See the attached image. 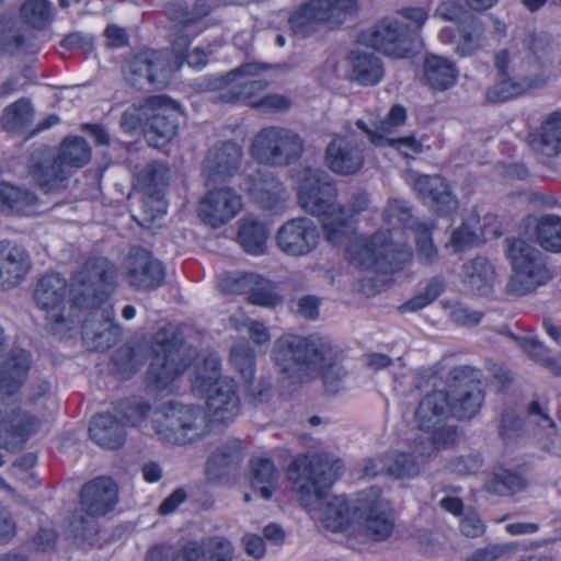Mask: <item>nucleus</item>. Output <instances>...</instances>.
Returning <instances> with one entry per match:
<instances>
[{"label": "nucleus", "mask_w": 561, "mask_h": 561, "mask_svg": "<svg viewBox=\"0 0 561 561\" xmlns=\"http://www.w3.org/2000/svg\"><path fill=\"white\" fill-rule=\"evenodd\" d=\"M252 156L261 163L287 167L296 162L304 152L301 137L287 128L271 126L260 130L253 139Z\"/></svg>", "instance_id": "nucleus-11"}, {"label": "nucleus", "mask_w": 561, "mask_h": 561, "mask_svg": "<svg viewBox=\"0 0 561 561\" xmlns=\"http://www.w3.org/2000/svg\"><path fill=\"white\" fill-rule=\"evenodd\" d=\"M537 240L545 250L561 252V217L542 216L537 225Z\"/></svg>", "instance_id": "nucleus-47"}, {"label": "nucleus", "mask_w": 561, "mask_h": 561, "mask_svg": "<svg viewBox=\"0 0 561 561\" xmlns=\"http://www.w3.org/2000/svg\"><path fill=\"white\" fill-rule=\"evenodd\" d=\"M233 546L225 538H214L205 549V561H232Z\"/></svg>", "instance_id": "nucleus-61"}, {"label": "nucleus", "mask_w": 561, "mask_h": 561, "mask_svg": "<svg viewBox=\"0 0 561 561\" xmlns=\"http://www.w3.org/2000/svg\"><path fill=\"white\" fill-rule=\"evenodd\" d=\"M481 373L471 366H457L449 371V407L458 420H470L481 409L484 391Z\"/></svg>", "instance_id": "nucleus-14"}, {"label": "nucleus", "mask_w": 561, "mask_h": 561, "mask_svg": "<svg viewBox=\"0 0 561 561\" xmlns=\"http://www.w3.org/2000/svg\"><path fill=\"white\" fill-rule=\"evenodd\" d=\"M458 78V69L449 58L427 54L423 64V80L436 91H445L453 87Z\"/></svg>", "instance_id": "nucleus-32"}, {"label": "nucleus", "mask_w": 561, "mask_h": 561, "mask_svg": "<svg viewBox=\"0 0 561 561\" xmlns=\"http://www.w3.org/2000/svg\"><path fill=\"white\" fill-rule=\"evenodd\" d=\"M35 45L26 38L13 19L0 16V53L34 54Z\"/></svg>", "instance_id": "nucleus-40"}, {"label": "nucleus", "mask_w": 561, "mask_h": 561, "mask_svg": "<svg viewBox=\"0 0 561 561\" xmlns=\"http://www.w3.org/2000/svg\"><path fill=\"white\" fill-rule=\"evenodd\" d=\"M270 68L271 65L265 62H244L216 79L215 88L221 90L220 101L236 103L263 92L268 87V81L260 76Z\"/></svg>", "instance_id": "nucleus-16"}, {"label": "nucleus", "mask_w": 561, "mask_h": 561, "mask_svg": "<svg viewBox=\"0 0 561 561\" xmlns=\"http://www.w3.org/2000/svg\"><path fill=\"white\" fill-rule=\"evenodd\" d=\"M279 182L272 172L264 169H256L254 172L247 174L244 178V190L249 195L255 196V190H261L263 193L270 191V182Z\"/></svg>", "instance_id": "nucleus-60"}, {"label": "nucleus", "mask_w": 561, "mask_h": 561, "mask_svg": "<svg viewBox=\"0 0 561 561\" xmlns=\"http://www.w3.org/2000/svg\"><path fill=\"white\" fill-rule=\"evenodd\" d=\"M448 314L454 323L461 327H474L483 317L482 312L472 310L461 302L451 304L448 307Z\"/></svg>", "instance_id": "nucleus-59"}, {"label": "nucleus", "mask_w": 561, "mask_h": 561, "mask_svg": "<svg viewBox=\"0 0 561 561\" xmlns=\"http://www.w3.org/2000/svg\"><path fill=\"white\" fill-rule=\"evenodd\" d=\"M150 561H205V549L197 542H188L178 550H152Z\"/></svg>", "instance_id": "nucleus-51"}, {"label": "nucleus", "mask_w": 561, "mask_h": 561, "mask_svg": "<svg viewBox=\"0 0 561 561\" xmlns=\"http://www.w3.org/2000/svg\"><path fill=\"white\" fill-rule=\"evenodd\" d=\"M386 220L397 227L402 226L405 229L413 230L417 224H421L411 214L409 205L404 201L391 199L385 210Z\"/></svg>", "instance_id": "nucleus-52"}, {"label": "nucleus", "mask_w": 561, "mask_h": 561, "mask_svg": "<svg viewBox=\"0 0 561 561\" xmlns=\"http://www.w3.org/2000/svg\"><path fill=\"white\" fill-rule=\"evenodd\" d=\"M206 407L209 422L224 425L233 422L241 410L236 381L224 379L216 382L208 393Z\"/></svg>", "instance_id": "nucleus-24"}, {"label": "nucleus", "mask_w": 561, "mask_h": 561, "mask_svg": "<svg viewBox=\"0 0 561 561\" xmlns=\"http://www.w3.org/2000/svg\"><path fill=\"white\" fill-rule=\"evenodd\" d=\"M450 415L449 394L444 390L427 393L420 401L415 417L422 433L415 437L422 445L421 455H434L456 443V427L447 424Z\"/></svg>", "instance_id": "nucleus-8"}, {"label": "nucleus", "mask_w": 561, "mask_h": 561, "mask_svg": "<svg viewBox=\"0 0 561 561\" xmlns=\"http://www.w3.org/2000/svg\"><path fill=\"white\" fill-rule=\"evenodd\" d=\"M414 190L440 216L457 211L459 203L453 194L448 182L439 175H420L414 182Z\"/></svg>", "instance_id": "nucleus-28"}, {"label": "nucleus", "mask_w": 561, "mask_h": 561, "mask_svg": "<svg viewBox=\"0 0 561 561\" xmlns=\"http://www.w3.org/2000/svg\"><path fill=\"white\" fill-rule=\"evenodd\" d=\"M116 278L115 264L104 256L88 259L73 277L72 302L90 310L82 324V339L93 351L108 350L119 339V328L113 322V307L107 304Z\"/></svg>", "instance_id": "nucleus-1"}, {"label": "nucleus", "mask_w": 561, "mask_h": 561, "mask_svg": "<svg viewBox=\"0 0 561 561\" xmlns=\"http://www.w3.org/2000/svg\"><path fill=\"white\" fill-rule=\"evenodd\" d=\"M150 410L149 403L137 398L122 400L115 408L116 417L123 426H137Z\"/></svg>", "instance_id": "nucleus-48"}, {"label": "nucleus", "mask_w": 561, "mask_h": 561, "mask_svg": "<svg viewBox=\"0 0 561 561\" xmlns=\"http://www.w3.org/2000/svg\"><path fill=\"white\" fill-rule=\"evenodd\" d=\"M123 279L137 291H151L164 283L162 263L144 248L131 247L121 264Z\"/></svg>", "instance_id": "nucleus-18"}, {"label": "nucleus", "mask_w": 561, "mask_h": 561, "mask_svg": "<svg viewBox=\"0 0 561 561\" xmlns=\"http://www.w3.org/2000/svg\"><path fill=\"white\" fill-rule=\"evenodd\" d=\"M354 512L358 514L363 535L373 541L386 540L393 531L394 518L390 503L378 488L358 493Z\"/></svg>", "instance_id": "nucleus-15"}, {"label": "nucleus", "mask_w": 561, "mask_h": 561, "mask_svg": "<svg viewBox=\"0 0 561 561\" xmlns=\"http://www.w3.org/2000/svg\"><path fill=\"white\" fill-rule=\"evenodd\" d=\"M260 282V275L254 273L229 272L218 278V287L226 294H249Z\"/></svg>", "instance_id": "nucleus-49"}, {"label": "nucleus", "mask_w": 561, "mask_h": 561, "mask_svg": "<svg viewBox=\"0 0 561 561\" xmlns=\"http://www.w3.org/2000/svg\"><path fill=\"white\" fill-rule=\"evenodd\" d=\"M248 300L253 305L268 308H273L282 301L273 290L272 283L261 276L260 282L249 291Z\"/></svg>", "instance_id": "nucleus-57"}, {"label": "nucleus", "mask_w": 561, "mask_h": 561, "mask_svg": "<svg viewBox=\"0 0 561 561\" xmlns=\"http://www.w3.org/2000/svg\"><path fill=\"white\" fill-rule=\"evenodd\" d=\"M343 469L340 459L329 454L299 455L288 467L287 476L301 505L309 512H320L327 527L343 529L351 519L352 510L344 496L327 502L329 490Z\"/></svg>", "instance_id": "nucleus-2"}, {"label": "nucleus", "mask_w": 561, "mask_h": 561, "mask_svg": "<svg viewBox=\"0 0 561 561\" xmlns=\"http://www.w3.org/2000/svg\"><path fill=\"white\" fill-rule=\"evenodd\" d=\"M528 415L529 421L536 423L545 436L550 437L557 433L554 422L542 411L538 402L534 401L529 404Z\"/></svg>", "instance_id": "nucleus-63"}, {"label": "nucleus", "mask_w": 561, "mask_h": 561, "mask_svg": "<svg viewBox=\"0 0 561 561\" xmlns=\"http://www.w3.org/2000/svg\"><path fill=\"white\" fill-rule=\"evenodd\" d=\"M411 453L392 450L380 457L385 474L396 479L414 478L421 471V466L434 455H421L420 439L413 437L410 444Z\"/></svg>", "instance_id": "nucleus-29"}, {"label": "nucleus", "mask_w": 561, "mask_h": 561, "mask_svg": "<svg viewBox=\"0 0 561 561\" xmlns=\"http://www.w3.org/2000/svg\"><path fill=\"white\" fill-rule=\"evenodd\" d=\"M435 14L445 21L456 23L458 26L474 16L456 1L440 2L436 8Z\"/></svg>", "instance_id": "nucleus-58"}, {"label": "nucleus", "mask_w": 561, "mask_h": 561, "mask_svg": "<svg viewBox=\"0 0 561 561\" xmlns=\"http://www.w3.org/2000/svg\"><path fill=\"white\" fill-rule=\"evenodd\" d=\"M366 150L364 137L354 131L334 135L325 149L327 167L337 175H355L365 164Z\"/></svg>", "instance_id": "nucleus-19"}, {"label": "nucleus", "mask_w": 561, "mask_h": 561, "mask_svg": "<svg viewBox=\"0 0 561 561\" xmlns=\"http://www.w3.org/2000/svg\"><path fill=\"white\" fill-rule=\"evenodd\" d=\"M31 368V355L22 348H14L0 365V394L12 397L25 383Z\"/></svg>", "instance_id": "nucleus-30"}, {"label": "nucleus", "mask_w": 561, "mask_h": 561, "mask_svg": "<svg viewBox=\"0 0 561 561\" xmlns=\"http://www.w3.org/2000/svg\"><path fill=\"white\" fill-rule=\"evenodd\" d=\"M336 198L337 190L327 172L312 168L304 170L298 203L305 211L321 219L327 240L335 245L354 232L351 216L366 210L369 205L367 193L353 194L348 203V216Z\"/></svg>", "instance_id": "nucleus-3"}, {"label": "nucleus", "mask_w": 561, "mask_h": 561, "mask_svg": "<svg viewBox=\"0 0 561 561\" xmlns=\"http://www.w3.org/2000/svg\"><path fill=\"white\" fill-rule=\"evenodd\" d=\"M165 62L158 51H141L131 57L124 67L126 82L138 89H161L168 82Z\"/></svg>", "instance_id": "nucleus-23"}, {"label": "nucleus", "mask_w": 561, "mask_h": 561, "mask_svg": "<svg viewBox=\"0 0 561 561\" xmlns=\"http://www.w3.org/2000/svg\"><path fill=\"white\" fill-rule=\"evenodd\" d=\"M20 15L26 24L43 30L53 21V4L49 0H25Z\"/></svg>", "instance_id": "nucleus-46"}, {"label": "nucleus", "mask_w": 561, "mask_h": 561, "mask_svg": "<svg viewBox=\"0 0 561 561\" xmlns=\"http://www.w3.org/2000/svg\"><path fill=\"white\" fill-rule=\"evenodd\" d=\"M331 350L318 337L283 335L274 343L272 357L278 369L296 381H308L330 366Z\"/></svg>", "instance_id": "nucleus-5"}, {"label": "nucleus", "mask_w": 561, "mask_h": 561, "mask_svg": "<svg viewBox=\"0 0 561 561\" xmlns=\"http://www.w3.org/2000/svg\"><path fill=\"white\" fill-rule=\"evenodd\" d=\"M523 92V85L505 76H500L499 81L492 87L488 88L485 98L489 102L500 103L505 102Z\"/></svg>", "instance_id": "nucleus-55"}, {"label": "nucleus", "mask_w": 561, "mask_h": 561, "mask_svg": "<svg viewBox=\"0 0 561 561\" xmlns=\"http://www.w3.org/2000/svg\"><path fill=\"white\" fill-rule=\"evenodd\" d=\"M462 282L473 294L488 295L495 280V268L489 259L476 256L461 267Z\"/></svg>", "instance_id": "nucleus-33"}, {"label": "nucleus", "mask_w": 561, "mask_h": 561, "mask_svg": "<svg viewBox=\"0 0 561 561\" xmlns=\"http://www.w3.org/2000/svg\"><path fill=\"white\" fill-rule=\"evenodd\" d=\"M251 485L264 500H270L277 489L279 472L270 458L254 457L250 462Z\"/></svg>", "instance_id": "nucleus-39"}, {"label": "nucleus", "mask_w": 561, "mask_h": 561, "mask_svg": "<svg viewBox=\"0 0 561 561\" xmlns=\"http://www.w3.org/2000/svg\"><path fill=\"white\" fill-rule=\"evenodd\" d=\"M241 157L242 150L233 141H226L210 149L204 161L206 186L231 178L239 169Z\"/></svg>", "instance_id": "nucleus-25"}, {"label": "nucleus", "mask_w": 561, "mask_h": 561, "mask_svg": "<svg viewBox=\"0 0 561 561\" xmlns=\"http://www.w3.org/2000/svg\"><path fill=\"white\" fill-rule=\"evenodd\" d=\"M152 428L162 443L185 445L206 433V415L201 407L170 401L153 411Z\"/></svg>", "instance_id": "nucleus-7"}, {"label": "nucleus", "mask_w": 561, "mask_h": 561, "mask_svg": "<svg viewBox=\"0 0 561 561\" xmlns=\"http://www.w3.org/2000/svg\"><path fill=\"white\" fill-rule=\"evenodd\" d=\"M31 268L27 251L10 240L0 241V287L12 288L20 284Z\"/></svg>", "instance_id": "nucleus-27"}, {"label": "nucleus", "mask_w": 561, "mask_h": 561, "mask_svg": "<svg viewBox=\"0 0 561 561\" xmlns=\"http://www.w3.org/2000/svg\"><path fill=\"white\" fill-rule=\"evenodd\" d=\"M230 364L251 388L255 375V354L248 343H238L230 350Z\"/></svg>", "instance_id": "nucleus-45"}, {"label": "nucleus", "mask_w": 561, "mask_h": 561, "mask_svg": "<svg viewBox=\"0 0 561 561\" xmlns=\"http://www.w3.org/2000/svg\"><path fill=\"white\" fill-rule=\"evenodd\" d=\"M386 146L397 149L405 158H411L412 154L423 151V145L413 136L401 138L386 137Z\"/></svg>", "instance_id": "nucleus-64"}, {"label": "nucleus", "mask_w": 561, "mask_h": 561, "mask_svg": "<svg viewBox=\"0 0 561 561\" xmlns=\"http://www.w3.org/2000/svg\"><path fill=\"white\" fill-rule=\"evenodd\" d=\"M357 0H309L289 19L293 32L302 37L317 31L324 22L341 23L342 16L356 10Z\"/></svg>", "instance_id": "nucleus-17"}, {"label": "nucleus", "mask_w": 561, "mask_h": 561, "mask_svg": "<svg viewBox=\"0 0 561 561\" xmlns=\"http://www.w3.org/2000/svg\"><path fill=\"white\" fill-rule=\"evenodd\" d=\"M36 424V419L18 408L0 410V439L4 438V444L23 439L34 431Z\"/></svg>", "instance_id": "nucleus-38"}, {"label": "nucleus", "mask_w": 561, "mask_h": 561, "mask_svg": "<svg viewBox=\"0 0 561 561\" xmlns=\"http://www.w3.org/2000/svg\"><path fill=\"white\" fill-rule=\"evenodd\" d=\"M268 237L267 227L252 217L244 218L240 222L238 241L242 249L252 255L263 254Z\"/></svg>", "instance_id": "nucleus-41"}, {"label": "nucleus", "mask_w": 561, "mask_h": 561, "mask_svg": "<svg viewBox=\"0 0 561 561\" xmlns=\"http://www.w3.org/2000/svg\"><path fill=\"white\" fill-rule=\"evenodd\" d=\"M529 146L545 157H554L561 152V113H551L529 134Z\"/></svg>", "instance_id": "nucleus-31"}, {"label": "nucleus", "mask_w": 561, "mask_h": 561, "mask_svg": "<svg viewBox=\"0 0 561 561\" xmlns=\"http://www.w3.org/2000/svg\"><path fill=\"white\" fill-rule=\"evenodd\" d=\"M458 31L460 37L455 48L458 55L470 56L482 47L484 27L476 16L458 26Z\"/></svg>", "instance_id": "nucleus-43"}, {"label": "nucleus", "mask_w": 561, "mask_h": 561, "mask_svg": "<svg viewBox=\"0 0 561 561\" xmlns=\"http://www.w3.org/2000/svg\"><path fill=\"white\" fill-rule=\"evenodd\" d=\"M505 243L506 255L513 267V275L507 284L512 294L524 296L551 278L539 250L523 239L508 238Z\"/></svg>", "instance_id": "nucleus-9"}, {"label": "nucleus", "mask_w": 561, "mask_h": 561, "mask_svg": "<svg viewBox=\"0 0 561 561\" xmlns=\"http://www.w3.org/2000/svg\"><path fill=\"white\" fill-rule=\"evenodd\" d=\"M242 461V447L240 442L225 444L216 449L207 463L208 473L217 471L216 477L227 474L236 469Z\"/></svg>", "instance_id": "nucleus-42"}, {"label": "nucleus", "mask_w": 561, "mask_h": 561, "mask_svg": "<svg viewBox=\"0 0 561 561\" xmlns=\"http://www.w3.org/2000/svg\"><path fill=\"white\" fill-rule=\"evenodd\" d=\"M411 250L405 243L393 242L391 231L356 236L346 247L351 264L377 272L392 273L400 270L411 259Z\"/></svg>", "instance_id": "nucleus-6"}, {"label": "nucleus", "mask_w": 561, "mask_h": 561, "mask_svg": "<svg viewBox=\"0 0 561 561\" xmlns=\"http://www.w3.org/2000/svg\"><path fill=\"white\" fill-rule=\"evenodd\" d=\"M151 350L148 381L162 389L181 375L188 363L182 357L179 339L172 330L160 329L153 336Z\"/></svg>", "instance_id": "nucleus-13"}, {"label": "nucleus", "mask_w": 561, "mask_h": 561, "mask_svg": "<svg viewBox=\"0 0 561 561\" xmlns=\"http://www.w3.org/2000/svg\"><path fill=\"white\" fill-rule=\"evenodd\" d=\"M169 179V169L160 162H150L135 174V185L138 190L159 204L158 211L165 213L159 197Z\"/></svg>", "instance_id": "nucleus-37"}, {"label": "nucleus", "mask_w": 561, "mask_h": 561, "mask_svg": "<svg viewBox=\"0 0 561 561\" xmlns=\"http://www.w3.org/2000/svg\"><path fill=\"white\" fill-rule=\"evenodd\" d=\"M270 191L263 193L261 190H255V196L251 198L261 208L277 211L284 207L286 201V190L282 182H270Z\"/></svg>", "instance_id": "nucleus-53"}, {"label": "nucleus", "mask_w": 561, "mask_h": 561, "mask_svg": "<svg viewBox=\"0 0 561 561\" xmlns=\"http://www.w3.org/2000/svg\"><path fill=\"white\" fill-rule=\"evenodd\" d=\"M320 233L317 225L307 217H297L284 222L277 230L278 249L290 256H305L316 250Z\"/></svg>", "instance_id": "nucleus-22"}, {"label": "nucleus", "mask_w": 561, "mask_h": 561, "mask_svg": "<svg viewBox=\"0 0 561 561\" xmlns=\"http://www.w3.org/2000/svg\"><path fill=\"white\" fill-rule=\"evenodd\" d=\"M419 259L425 264H432L437 260L438 253L432 241L431 228L426 224H417L413 229Z\"/></svg>", "instance_id": "nucleus-56"}, {"label": "nucleus", "mask_w": 561, "mask_h": 561, "mask_svg": "<svg viewBox=\"0 0 561 561\" xmlns=\"http://www.w3.org/2000/svg\"><path fill=\"white\" fill-rule=\"evenodd\" d=\"M352 81L364 87L376 85L385 75L383 65L374 53L365 50H353L350 55Z\"/></svg>", "instance_id": "nucleus-35"}, {"label": "nucleus", "mask_w": 561, "mask_h": 561, "mask_svg": "<svg viewBox=\"0 0 561 561\" xmlns=\"http://www.w3.org/2000/svg\"><path fill=\"white\" fill-rule=\"evenodd\" d=\"M407 119V111L401 105H393L387 116L381 119L377 128L385 137L392 134L399 126H402Z\"/></svg>", "instance_id": "nucleus-62"}, {"label": "nucleus", "mask_w": 561, "mask_h": 561, "mask_svg": "<svg viewBox=\"0 0 561 561\" xmlns=\"http://www.w3.org/2000/svg\"><path fill=\"white\" fill-rule=\"evenodd\" d=\"M34 108L31 102L22 98L7 106L2 115V125L9 131H21L32 122Z\"/></svg>", "instance_id": "nucleus-44"}, {"label": "nucleus", "mask_w": 561, "mask_h": 561, "mask_svg": "<svg viewBox=\"0 0 561 561\" xmlns=\"http://www.w3.org/2000/svg\"><path fill=\"white\" fill-rule=\"evenodd\" d=\"M359 42L394 58H403L412 50L408 26L394 19H383L362 32Z\"/></svg>", "instance_id": "nucleus-20"}, {"label": "nucleus", "mask_w": 561, "mask_h": 561, "mask_svg": "<svg viewBox=\"0 0 561 561\" xmlns=\"http://www.w3.org/2000/svg\"><path fill=\"white\" fill-rule=\"evenodd\" d=\"M91 156V148L84 138L67 137L56 154L49 148L34 151L30 172L43 192L51 193L64 188L71 173L87 165Z\"/></svg>", "instance_id": "nucleus-4"}, {"label": "nucleus", "mask_w": 561, "mask_h": 561, "mask_svg": "<svg viewBox=\"0 0 561 561\" xmlns=\"http://www.w3.org/2000/svg\"><path fill=\"white\" fill-rule=\"evenodd\" d=\"M38 203L36 193L27 187L0 181V213L28 215Z\"/></svg>", "instance_id": "nucleus-34"}, {"label": "nucleus", "mask_w": 561, "mask_h": 561, "mask_svg": "<svg viewBox=\"0 0 561 561\" xmlns=\"http://www.w3.org/2000/svg\"><path fill=\"white\" fill-rule=\"evenodd\" d=\"M117 502V486L111 478L99 477L85 483L80 492V505L87 515L101 517Z\"/></svg>", "instance_id": "nucleus-26"}, {"label": "nucleus", "mask_w": 561, "mask_h": 561, "mask_svg": "<svg viewBox=\"0 0 561 561\" xmlns=\"http://www.w3.org/2000/svg\"><path fill=\"white\" fill-rule=\"evenodd\" d=\"M220 371V358L216 353H209L197 366L193 379L194 388H206L216 381Z\"/></svg>", "instance_id": "nucleus-54"}, {"label": "nucleus", "mask_w": 561, "mask_h": 561, "mask_svg": "<svg viewBox=\"0 0 561 561\" xmlns=\"http://www.w3.org/2000/svg\"><path fill=\"white\" fill-rule=\"evenodd\" d=\"M207 187L208 191L199 201L198 217L205 225L219 228L241 211L242 198L234 190L227 186Z\"/></svg>", "instance_id": "nucleus-21"}, {"label": "nucleus", "mask_w": 561, "mask_h": 561, "mask_svg": "<svg viewBox=\"0 0 561 561\" xmlns=\"http://www.w3.org/2000/svg\"><path fill=\"white\" fill-rule=\"evenodd\" d=\"M89 434L92 440L107 449L119 448L126 435L118 419L108 413L98 414L91 420Z\"/></svg>", "instance_id": "nucleus-36"}, {"label": "nucleus", "mask_w": 561, "mask_h": 561, "mask_svg": "<svg viewBox=\"0 0 561 561\" xmlns=\"http://www.w3.org/2000/svg\"><path fill=\"white\" fill-rule=\"evenodd\" d=\"M80 268L73 274L76 275ZM75 277V276H72ZM73 278H71L70 287ZM68 291L67 279L59 273L43 275L34 289L33 298L36 306L47 312V327L53 334L59 335L71 329L72 321L64 314ZM72 296V294H70Z\"/></svg>", "instance_id": "nucleus-12"}, {"label": "nucleus", "mask_w": 561, "mask_h": 561, "mask_svg": "<svg viewBox=\"0 0 561 561\" xmlns=\"http://www.w3.org/2000/svg\"><path fill=\"white\" fill-rule=\"evenodd\" d=\"M524 479L516 472L499 469L488 482V490L499 495H512L524 489Z\"/></svg>", "instance_id": "nucleus-50"}, {"label": "nucleus", "mask_w": 561, "mask_h": 561, "mask_svg": "<svg viewBox=\"0 0 561 561\" xmlns=\"http://www.w3.org/2000/svg\"><path fill=\"white\" fill-rule=\"evenodd\" d=\"M181 116L180 104L167 95L144 99L140 102V118L149 146L159 148L169 142L176 135Z\"/></svg>", "instance_id": "nucleus-10"}]
</instances>
